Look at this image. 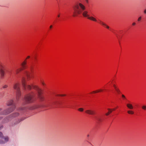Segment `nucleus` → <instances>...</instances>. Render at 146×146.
Instances as JSON below:
<instances>
[{
    "mask_svg": "<svg viewBox=\"0 0 146 146\" xmlns=\"http://www.w3.org/2000/svg\"><path fill=\"white\" fill-rule=\"evenodd\" d=\"M73 17L77 16L78 15L82 14L83 17L87 18L89 16L88 14V12L84 11L85 9V6L81 3H79L73 7Z\"/></svg>",
    "mask_w": 146,
    "mask_h": 146,
    "instance_id": "nucleus-1",
    "label": "nucleus"
},
{
    "mask_svg": "<svg viewBox=\"0 0 146 146\" xmlns=\"http://www.w3.org/2000/svg\"><path fill=\"white\" fill-rule=\"evenodd\" d=\"M23 86L25 90L26 89V88L29 90H31L32 87L37 91L38 93V97L40 99H42V97L41 96V90L37 86H32L31 87L30 85H26V80L25 78L23 77L21 80Z\"/></svg>",
    "mask_w": 146,
    "mask_h": 146,
    "instance_id": "nucleus-2",
    "label": "nucleus"
},
{
    "mask_svg": "<svg viewBox=\"0 0 146 146\" xmlns=\"http://www.w3.org/2000/svg\"><path fill=\"white\" fill-rule=\"evenodd\" d=\"M13 88L15 90L16 93V100H18L19 98L21 96V92L20 89V84L15 83L13 85Z\"/></svg>",
    "mask_w": 146,
    "mask_h": 146,
    "instance_id": "nucleus-3",
    "label": "nucleus"
},
{
    "mask_svg": "<svg viewBox=\"0 0 146 146\" xmlns=\"http://www.w3.org/2000/svg\"><path fill=\"white\" fill-rule=\"evenodd\" d=\"M6 66L2 63H0V74L1 78H3L5 76Z\"/></svg>",
    "mask_w": 146,
    "mask_h": 146,
    "instance_id": "nucleus-4",
    "label": "nucleus"
},
{
    "mask_svg": "<svg viewBox=\"0 0 146 146\" xmlns=\"http://www.w3.org/2000/svg\"><path fill=\"white\" fill-rule=\"evenodd\" d=\"M8 141V137L7 136H3L2 133L0 132V144H4L7 142Z\"/></svg>",
    "mask_w": 146,
    "mask_h": 146,
    "instance_id": "nucleus-5",
    "label": "nucleus"
},
{
    "mask_svg": "<svg viewBox=\"0 0 146 146\" xmlns=\"http://www.w3.org/2000/svg\"><path fill=\"white\" fill-rule=\"evenodd\" d=\"M25 101L27 102H31L33 101V95L29 94L26 96L25 98Z\"/></svg>",
    "mask_w": 146,
    "mask_h": 146,
    "instance_id": "nucleus-6",
    "label": "nucleus"
},
{
    "mask_svg": "<svg viewBox=\"0 0 146 146\" xmlns=\"http://www.w3.org/2000/svg\"><path fill=\"white\" fill-rule=\"evenodd\" d=\"M14 108H9L5 110L2 113V114L7 115L9 114L13 111Z\"/></svg>",
    "mask_w": 146,
    "mask_h": 146,
    "instance_id": "nucleus-7",
    "label": "nucleus"
},
{
    "mask_svg": "<svg viewBox=\"0 0 146 146\" xmlns=\"http://www.w3.org/2000/svg\"><path fill=\"white\" fill-rule=\"evenodd\" d=\"M24 74L26 76L28 80L32 78L33 76L31 75V74L29 72L25 70L24 72Z\"/></svg>",
    "mask_w": 146,
    "mask_h": 146,
    "instance_id": "nucleus-8",
    "label": "nucleus"
},
{
    "mask_svg": "<svg viewBox=\"0 0 146 146\" xmlns=\"http://www.w3.org/2000/svg\"><path fill=\"white\" fill-rule=\"evenodd\" d=\"M19 114L18 112H16L14 113L11 114L9 117V119L8 120H9L12 119L14 118L15 117L18 116Z\"/></svg>",
    "mask_w": 146,
    "mask_h": 146,
    "instance_id": "nucleus-9",
    "label": "nucleus"
},
{
    "mask_svg": "<svg viewBox=\"0 0 146 146\" xmlns=\"http://www.w3.org/2000/svg\"><path fill=\"white\" fill-rule=\"evenodd\" d=\"M85 112L89 115H93L95 114L94 111L90 110H87L85 111Z\"/></svg>",
    "mask_w": 146,
    "mask_h": 146,
    "instance_id": "nucleus-10",
    "label": "nucleus"
},
{
    "mask_svg": "<svg viewBox=\"0 0 146 146\" xmlns=\"http://www.w3.org/2000/svg\"><path fill=\"white\" fill-rule=\"evenodd\" d=\"M27 64V62L26 59H25L24 61L21 64V65L22 66V69H24L26 68L27 66L26 65Z\"/></svg>",
    "mask_w": 146,
    "mask_h": 146,
    "instance_id": "nucleus-11",
    "label": "nucleus"
},
{
    "mask_svg": "<svg viewBox=\"0 0 146 146\" xmlns=\"http://www.w3.org/2000/svg\"><path fill=\"white\" fill-rule=\"evenodd\" d=\"M13 101L12 100H9L8 101L7 105L8 106H10L11 105H12V108H15V106L14 104L13 103Z\"/></svg>",
    "mask_w": 146,
    "mask_h": 146,
    "instance_id": "nucleus-12",
    "label": "nucleus"
},
{
    "mask_svg": "<svg viewBox=\"0 0 146 146\" xmlns=\"http://www.w3.org/2000/svg\"><path fill=\"white\" fill-rule=\"evenodd\" d=\"M99 23H100V24L105 26L107 29H109L110 27L108 26L106 24H105L101 20H99Z\"/></svg>",
    "mask_w": 146,
    "mask_h": 146,
    "instance_id": "nucleus-13",
    "label": "nucleus"
},
{
    "mask_svg": "<svg viewBox=\"0 0 146 146\" xmlns=\"http://www.w3.org/2000/svg\"><path fill=\"white\" fill-rule=\"evenodd\" d=\"M88 19H90L91 20L94 21L95 22H97V20L96 19L93 17H90L89 16L88 18Z\"/></svg>",
    "mask_w": 146,
    "mask_h": 146,
    "instance_id": "nucleus-14",
    "label": "nucleus"
},
{
    "mask_svg": "<svg viewBox=\"0 0 146 146\" xmlns=\"http://www.w3.org/2000/svg\"><path fill=\"white\" fill-rule=\"evenodd\" d=\"M23 70V69L21 68H17L15 70V72L16 74H17Z\"/></svg>",
    "mask_w": 146,
    "mask_h": 146,
    "instance_id": "nucleus-15",
    "label": "nucleus"
},
{
    "mask_svg": "<svg viewBox=\"0 0 146 146\" xmlns=\"http://www.w3.org/2000/svg\"><path fill=\"white\" fill-rule=\"evenodd\" d=\"M127 107L129 109H132L133 108L132 105L131 104H127Z\"/></svg>",
    "mask_w": 146,
    "mask_h": 146,
    "instance_id": "nucleus-16",
    "label": "nucleus"
},
{
    "mask_svg": "<svg viewBox=\"0 0 146 146\" xmlns=\"http://www.w3.org/2000/svg\"><path fill=\"white\" fill-rule=\"evenodd\" d=\"M108 110L109 111L106 113V115L107 116L109 115L110 113L112 112V110L110 108H108Z\"/></svg>",
    "mask_w": 146,
    "mask_h": 146,
    "instance_id": "nucleus-17",
    "label": "nucleus"
},
{
    "mask_svg": "<svg viewBox=\"0 0 146 146\" xmlns=\"http://www.w3.org/2000/svg\"><path fill=\"white\" fill-rule=\"evenodd\" d=\"M102 90H98L97 91H93V92H91V93L92 94L93 93H96L99 92H102Z\"/></svg>",
    "mask_w": 146,
    "mask_h": 146,
    "instance_id": "nucleus-18",
    "label": "nucleus"
},
{
    "mask_svg": "<svg viewBox=\"0 0 146 146\" xmlns=\"http://www.w3.org/2000/svg\"><path fill=\"white\" fill-rule=\"evenodd\" d=\"M109 82H110L111 83V84H113V86L114 87L115 90L117 89V88H118L115 84H113V80L112 81H110Z\"/></svg>",
    "mask_w": 146,
    "mask_h": 146,
    "instance_id": "nucleus-19",
    "label": "nucleus"
},
{
    "mask_svg": "<svg viewBox=\"0 0 146 146\" xmlns=\"http://www.w3.org/2000/svg\"><path fill=\"white\" fill-rule=\"evenodd\" d=\"M127 113L129 114H133L134 113V112L131 110H129L127 111Z\"/></svg>",
    "mask_w": 146,
    "mask_h": 146,
    "instance_id": "nucleus-20",
    "label": "nucleus"
},
{
    "mask_svg": "<svg viewBox=\"0 0 146 146\" xmlns=\"http://www.w3.org/2000/svg\"><path fill=\"white\" fill-rule=\"evenodd\" d=\"M115 90L118 94H119L120 93V91L118 88Z\"/></svg>",
    "mask_w": 146,
    "mask_h": 146,
    "instance_id": "nucleus-21",
    "label": "nucleus"
},
{
    "mask_svg": "<svg viewBox=\"0 0 146 146\" xmlns=\"http://www.w3.org/2000/svg\"><path fill=\"white\" fill-rule=\"evenodd\" d=\"M142 108L144 110H146V106L144 105L142 106Z\"/></svg>",
    "mask_w": 146,
    "mask_h": 146,
    "instance_id": "nucleus-22",
    "label": "nucleus"
},
{
    "mask_svg": "<svg viewBox=\"0 0 146 146\" xmlns=\"http://www.w3.org/2000/svg\"><path fill=\"white\" fill-rule=\"evenodd\" d=\"M78 110L80 111H83V109L82 108H79Z\"/></svg>",
    "mask_w": 146,
    "mask_h": 146,
    "instance_id": "nucleus-23",
    "label": "nucleus"
},
{
    "mask_svg": "<svg viewBox=\"0 0 146 146\" xmlns=\"http://www.w3.org/2000/svg\"><path fill=\"white\" fill-rule=\"evenodd\" d=\"M8 87V86L7 85H5L3 86V88H6Z\"/></svg>",
    "mask_w": 146,
    "mask_h": 146,
    "instance_id": "nucleus-24",
    "label": "nucleus"
},
{
    "mask_svg": "<svg viewBox=\"0 0 146 146\" xmlns=\"http://www.w3.org/2000/svg\"><path fill=\"white\" fill-rule=\"evenodd\" d=\"M141 17H139L138 19V21H140L141 20Z\"/></svg>",
    "mask_w": 146,
    "mask_h": 146,
    "instance_id": "nucleus-25",
    "label": "nucleus"
},
{
    "mask_svg": "<svg viewBox=\"0 0 146 146\" xmlns=\"http://www.w3.org/2000/svg\"><path fill=\"white\" fill-rule=\"evenodd\" d=\"M41 82L43 85H45V83L41 81Z\"/></svg>",
    "mask_w": 146,
    "mask_h": 146,
    "instance_id": "nucleus-26",
    "label": "nucleus"
},
{
    "mask_svg": "<svg viewBox=\"0 0 146 146\" xmlns=\"http://www.w3.org/2000/svg\"><path fill=\"white\" fill-rule=\"evenodd\" d=\"M122 97L123 98H125V96L124 95H123V94H122Z\"/></svg>",
    "mask_w": 146,
    "mask_h": 146,
    "instance_id": "nucleus-27",
    "label": "nucleus"
},
{
    "mask_svg": "<svg viewBox=\"0 0 146 146\" xmlns=\"http://www.w3.org/2000/svg\"><path fill=\"white\" fill-rule=\"evenodd\" d=\"M97 120L99 121L100 122L101 121V119L99 118H97Z\"/></svg>",
    "mask_w": 146,
    "mask_h": 146,
    "instance_id": "nucleus-28",
    "label": "nucleus"
},
{
    "mask_svg": "<svg viewBox=\"0 0 146 146\" xmlns=\"http://www.w3.org/2000/svg\"><path fill=\"white\" fill-rule=\"evenodd\" d=\"M144 13L145 14H146V9L144 10Z\"/></svg>",
    "mask_w": 146,
    "mask_h": 146,
    "instance_id": "nucleus-29",
    "label": "nucleus"
},
{
    "mask_svg": "<svg viewBox=\"0 0 146 146\" xmlns=\"http://www.w3.org/2000/svg\"><path fill=\"white\" fill-rule=\"evenodd\" d=\"M135 24H136V23H135V22L133 23H132V25H133V26H134V25H135Z\"/></svg>",
    "mask_w": 146,
    "mask_h": 146,
    "instance_id": "nucleus-30",
    "label": "nucleus"
},
{
    "mask_svg": "<svg viewBox=\"0 0 146 146\" xmlns=\"http://www.w3.org/2000/svg\"><path fill=\"white\" fill-rule=\"evenodd\" d=\"M56 104V102H54L52 104L55 105Z\"/></svg>",
    "mask_w": 146,
    "mask_h": 146,
    "instance_id": "nucleus-31",
    "label": "nucleus"
},
{
    "mask_svg": "<svg viewBox=\"0 0 146 146\" xmlns=\"http://www.w3.org/2000/svg\"><path fill=\"white\" fill-rule=\"evenodd\" d=\"M87 3H88V0H85Z\"/></svg>",
    "mask_w": 146,
    "mask_h": 146,
    "instance_id": "nucleus-32",
    "label": "nucleus"
},
{
    "mask_svg": "<svg viewBox=\"0 0 146 146\" xmlns=\"http://www.w3.org/2000/svg\"><path fill=\"white\" fill-rule=\"evenodd\" d=\"M30 58V56H27V58L26 59V60H27V59L29 58Z\"/></svg>",
    "mask_w": 146,
    "mask_h": 146,
    "instance_id": "nucleus-33",
    "label": "nucleus"
},
{
    "mask_svg": "<svg viewBox=\"0 0 146 146\" xmlns=\"http://www.w3.org/2000/svg\"><path fill=\"white\" fill-rule=\"evenodd\" d=\"M25 108H21V110H25Z\"/></svg>",
    "mask_w": 146,
    "mask_h": 146,
    "instance_id": "nucleus-34",
    "label": "nucleus"
},
{
    "mask_svg": "<svg viewBox=\"0 0 146 146\" xmlns=\"http://www.w3.org/2000/svg\"><path fill=\"white\" fill-rule=\"evenodd\" d=\"M52 27V25H51L50 26V29H51Z\"/></svg>",
    "mask_w": 146,
    "mask_h": 146,
    "instance_id": "nucleus-35",
    "label": "nucleus"
},
{
    "mask_svg": "<svg viewBox=\"0 0 146 146\" xmlns=\"http://www.w3.org/2000/svg\"><path fill=\"white\" fill-rule=\"evenodd\" d=\"M65 96V95H60V96Z\"/></svg>",
    "mask_w": 146,
    "mask_h": 146,
    "instance_id": "nucleus-36",
    "label": "nucleus"
},
{
    "mask_svg": "<svg viewBox=\"0 0 146 146\" xmlns=\"http://www.w3.org/2000/svg\"><path fill=\"white\" fill-rule=\"evenodd\" d=\"M111 110L112 111H114V110H115V109H111Z\"/></svg>",
    "mask_w": 146,
    "mask_h": 146,
    "instance_id": "nucleus-37",
    "label": "nucleus"
},
{
    "mask_svg": "<svg viewBox=\"0 0 146 146\" xmlns=\"http://www.w3.org/2000/svg\"><path fill=\"white\" fill-rule=\"evenodd\" d=\"M60 17V15L59 14L58 15V17Z\"/></svg>",
    "mask_w": 146,
    "mask_h": 146,
    "instance_id": "nucleus-38",
    "label": "nucleus"
},
{
    "mask_svg": "<svg viewBox=\"0 0 146 146\" xmlns=\"http://www.w3.org/2000/svg\"><path fill=\"white\" fill-rule=\"evenodd\" d=\"M60 95H58H58H56V96H60Z\"/></svg>",
    "mask_w": 146,
    "mask_h": 146,
    "instance_id": "nucleus-39",
    "label": "nucleus"
},
{
    "mask_svg": "<svg viewBox=\"0 0 146 146\" xmlns=\"http://www.w3.org/2000/svg\"><path fill=\"white\" fill-rule=\"evenodd\" d=\"M38 108V107H36L35 108H34V109H35V108Z\"/></svg>",
    "mask_w": 146,
    "mask_h": 146,
    "instance_id": "nucleus-40",
    "label": "nucleus"
},
{
    "mask_svg": "<svg viewBox=\"0 0 146 146\" xmlns=\"http://www.w3.org/2000/svg\"><path fill=\"white\" fill-rule=\"evenodd\" d=\"M89 135H88V137H89Z\"/></svg>",
    "mask_w": 146,
    "mask_h": 146,
    "instance_id": "nucleus-41",
    "label": "nucleus"
}]
</instances>
